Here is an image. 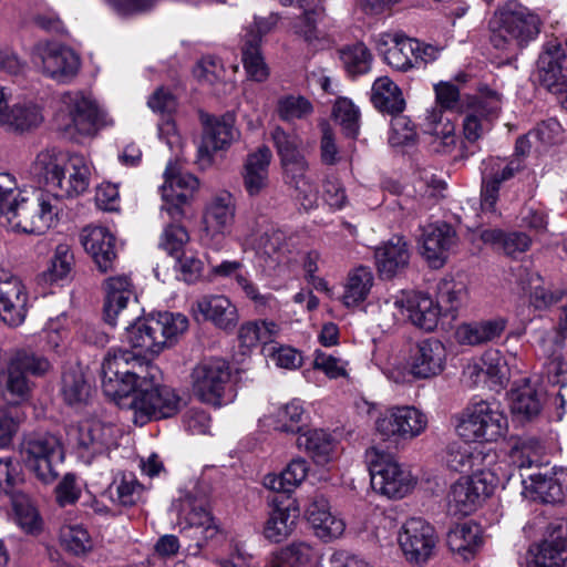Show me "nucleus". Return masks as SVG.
I'll use <instances>...</instances> for the list:
<instances>
[{
    "label": "nucleus",
    "mask_w": 567,
    "mask_h": 567,
    "mask_svg": "<svg viewBox=\"0 0 567 567\" xmlns=\"http://www.w3.org/2000/svg\"><path fill=\"white\" fill-rule=\"evenodd\" d=\"M131 351L123 349L110 350L102 362V391L110 400L121 408H127L138 392L132 379L124 372L127 360H132Z\"/></svg>",
    "instance_id": "13"
},
{
    "label": "nucleus",
    "mask_w": 567,
    "mask_h": 567,
    "mask_svg": "<svg viewBox=\"0 0 567 567\" xmlns=\"http://www.w3.org/2000/svg\"><path fill=\"white\" fill-rule=\"evenodd\" d=\"M277 111L281 120L290 122L310 115L312 105L303 96L288 95L278 100Z\"/></svg>",
    "instance_id": "63"
},
{
    "label": "nucleus",
    "mask_w": 567,
    "mask_h": 567,
    "mask_svg": "<svg viewBox=\"0 0 567 567\" xmlns=\"http://www.w3.org/2000/svg\"><path fill=\"white\" fill-rule=\"evenodd\" d=\"M105 303L104 319L115 326L117 318L123 316L128 303L135 298L134 286L126 275L110 277L104 282Z\"/></svg>",
    "instance_id": "27"
},
{
    "label": "nucleus",
    "mask_w": 567,
    "mask_h": 567,
    "mask_svg": "<svg viewBox=\"0 0 567 567\" xmlns=\"http://www.w3.org/2000/svg\"><path fill=\"white\" fill-rule=\"evenodd\" d=\"M42 122L38 106L32 103L13 104L1 126L11 131H27L37 127Z\"/></svg>",
    "instance_id": "52"
},
{
    "label": "nucleus",
    "mask_w": 567,
    "mask_h": 567,
    "mask_svg": "<svg viewBox=\"0 0 567 567\" xmlns=\"http://www.w3.org/2000/svg\"><path fill=\"white\" fill-rule=\"evenodd\" d=\"M457 235L446 223L427 225L422 230V256L433 268L442 267L457 246Z\"/></svg>",
    "instance_id": "22"
},
{
    "label": "nucleus",
    "mask_w": 567,
    "mask_h": 567,
    "mask_svg": "<svg viewBox=\"0 0 567 567\" xmlns=\"http://www.w3.org/2000/svg\"><path fill=\"white\" fill-rule=\"evenodd\" d=\"M542 445L537 440L518 441L511 450V460L519 468H529L539 461Z\"/></svg>",
    "instance_id": "64"
},
{
    "label": "nucleus",
    "mask_w": 567,
    "mask_h": 567,
    "mask_svg": "<svg viewBox=\"0 0 567 567\" xmlns=\"http://www.w3.org/2000/svg\"><path fill=\"white\" fill-rule=\"evenodd\" d=\"M11 503L16 523L28 534L39 533L42 519L32 499L22 492H13Z\"/></svg>",
    "instance_id": "50"
},
{
    "label": "nucleus",
    "mask_w": 567,
    "mask_h": 567,
    "mask_svg": "<svg viewBox=\"0 0 567 567\" xmlns=\"http://www.w3.org/2000/svg\"><path fill=\"white\" fill-rule=\"evenodd\" d=\"M316 547L306 540H295L271 555L268 567H311Z\"/></svg>",
    "instance_id": "39"
},
{
    "label": "nucleus",
    "mask_w": 567,
    "mask_h": 567,
    "mask_svg": "<svg viewBox=\"0 0 567 567\" xmlns=\"http://www.w3.org/2000/svg\"><path fill=\"white\" fill-rule=\"evenodd\" d=\"M194 315L202 316L223 330H233L239 320L236 306L223 295H206L198 298L192 306Z\"/></svg>",
    "instance_id": "25"
},
{
    "label": "nucleus",
    "mask_w": 567,
    "mask_h": 567,
    "mask_svg": "<svg viewBox=\"0 0 567 567\" xmlns=\"http://www.w3.org/2000/svg\"><path fill=\"white\" fill-rule=\"evenodd\" d=\"M60 127L70 136L93 135L100 128L112 125L113 120L96 101L82 91H68L60 96Z\"/></svg>",
    "instance_id": "4"
},
{
    "label": "nucleus",
    "mask_w": 567,
    "mask_h": 567,
    "mask_svg": "<svg viewBox=\"0 0 567 567\" xmlns=\"http://www.w3.org/2000/svg\"><path fill=\"white\" fill-rule=\"evenodd\" d=\"M299 447H305L318 464L327 463L334 449L331 435L324 430H309L297 439Z\"/></svg>",
    "instance_id": "51"
},
{
    "label": "nucleus",
    "mask_w": 567,
    "mask_h": 567,
    "mask_svg": "<svg viewBox=\"0 0 567 567\" xmlns=\"http://www.w3.org/2000/svg\"><path fill=\"white\" fill-rule=\"evenodd\" d=\"M307 474V462L303 458H296L279 475L266 476L265 486L276 492L289 493L303 482Z\"/></svg>",
    "instance_id": "49"
},
{
    "label": "nucleus",
    "mask_w": 567,
    "mask_h": 567,
    "mask_svg": "<svg viewBox=\"0 0 567 567\" xmlns=\"http://www.w3.org/2000/svg\"><path fill=\"white\" fill-rule=\"evenodd\" d=\"M27 315V293L19 278L0 276V317L8 326H20Z\"/></svg>",
    "instance_id": "24"
},
{
    "label": "nucleus",
    "mask_w": 567,
    "mask_h": 567,
    "mask_svg": "<svg viewBox=\"0 0 567 567\" xmlns=\"http://www.w3.org/2000/svg\"><path fill=\"white\" fill-rule=\"evenodd\" d=\"M37 218V205L28 197L23 196L13 208L9 209L7 214L1 215V226L16 233L44 234L48 229H38L37 226H34Z\"/></svg>",
    "instance_id": "36"
},
{
    "label": "nucleus",
    "mask_w": 567,
    "mask_h": 567,
    "mask_svg": "<svg viewBox=\"0 0 567 567\" xmlns=\"http://www.w3.org/2000/svg\"><path fill=\"white\" fill-rule=\"evenodd\" d=\"M427 426L426 415L414 406H393L377 420V430L384 436L410 440L419 436Z\"/></svg>",
    "instance_id": "19"
},
{
    "label": "nucleus",
    "mask_w": 567,
    "mask_h": 567,
    "mask_svg": "<svg viewBox=\"0 0 567 567\" xmlns=\"http://www.w3.org/2000/svg\"><path fill=\"white\" fill-rule=\"evenodd\" d=\"M237 213L236 198L229 190L221 189L204 205L200 225V241L219 250L227 236L231 234Z\"/></svg>",
    "instance_id": "6"
},
{
    "label": "nucleus",
    "mask_w": 567,
    "mask_h": 567,
    "mask_svg": "<svg viewBox=\"0 0 567 567\" xmlns=\"http://www.w3.org/2000/svg\"><path fill=\"white\" fill-rule=\"evenodd\" d=\"M408 241L402 236H393L375 248V265L380 275L392 278L402 272L410 262Z\"/></svg>",
    "instance_id": "28"
},
{
    "label": "nucleus",
    "mask_w": 567,
    "mask_h": 567,
    "mask_svg": "<svg viewBox=\"0 0 567 567\" xmlns=\"http://www.w3.org/2000/svg\"><path fill=\"white\" fill-rule=\"evenodd\" d=\"M507 417L496 401L472 402L462 412L457 434L466 442H493L505 435Z\"/></svg>",
    "instance_id": "5"
},
{
    "label": "nucleus",
    "mask_w": 567,
    "mask_h": 567,
    "mask_svg": "<svg viewBox=\"0 0 567 567\" xmlns=\"http://www.w3.org/2000/svg\"><path fill=\"white\" fill-rule=\"evenodd\" d=\"M527 489L535 499L543 503H561L567 498V470L533 474Z\"/></svg>",
    "instance_id": "32"
},
{
    "label": "nucleus",
    "mask_w": 567,
    "mask_h": 567,
    "mask_svg": "<svg viewBox=\"0 0 567 567\" xmlns=\"http://www.w3.org/2000/svg\"><path fill=\"white\" fill-rule=\"evenodd\" d=\"M446 545L451 551L463 559L472 558L483 545L482 529L473 522L453 526L446 535Z\"/></svg>",
    "instance_id": "34"
},
{
    "label": "nucleus",
    "mask_w": 567,
    "mask_h": 567,
    "mask_svg": "<svg viewBox=\"0 0 567 567\" xmlns=\"http://www.w3.org/2000/svg\"><path fill=\"white\" fill-rule=\"evenodd\" d=\"M76 435L81 447L97 454L116 445L117 430L100 420H85L79 424Z\"/></svg>",
    "instance_id": "30"
},
{
    "label": "nucleus",
    "mask_w": 567,
    "mask_h": 567,
    "mask_svg": "<svg viewBox=\"0 0 567 567\" xmlns=\"http://www.w3.org/2000/svg\"><path fill=\"white\" fill-rule=\"evenodd\" d=\"M405 320L424 330L433 331L439 323L441 307L429 295L404 292Z\"/></svg>",
    "instance_id": "29"
},
{
    "label": "nucleus",
    "mask_w": 567,
    "mask_h": 567,
    "mask_svg": "<svg viewBox=\"0 0 567 567\" xmlns=\"http://www.w3.org/2000/svg\"><path fill=\"white\" fill-rule=\"evenodd\" d=\"M164 183L161 194L164 204L162 213H166L173 220L184 217V206L190 204L194 193L198 189V179L188 173H183L176 161H169L164 171Z\"/></svg>",
    "instance_id": "11"
},
{
    "label": "nucleus",
    "mask_w": 567,
    "mask_h": 567,
    "mask_svg": "<svg viewBox=\"0 0 567 567\" xmlns=\"http://www.w3.org/2000/svg\"><path fill=\"white\" fill-rule=\"evenodd\" d=\"M298 517L299 513L296 507L274 508L265 523L264 536L272 543L284 540L292 533Z\"/></svg>",
    "instance_id": "44"
},
{
    "label": "nucleus",
    "mask_w": 567,
    "mask_h": 567,
    "mask_svg": "<svg viewBox=\"0 0 567 567\" xmlns=\"http://www.w3.org/2000/svg\"><path fill=\"white\" fill-rule=\"evenodd\" d=\"M340 59L350 75L367 73L371 68L372 56L363 43L344 47L340 50Z\"/></svg>",
    "instance_id": "60"
},
{
    "label": "nucleus",
    "mask_w": 567,
    "mask_h": 567,
    "mask_svg": "<svg viewBox=\"0 0 567 567\" xmlns=\"http://www.w3.org/2000/svg\"><path fill=\"white\" fill-rule=\"evenodd\" d=\"M272 158L268 146H260L247 155L241 177L245 192L249 197L261 196L269 187V165Z\"/></svg>",
    "instance_id": "26"
},
{
    "label": "nucleus",
    "mask_w": 567,
    "mask_h": 567,
    "mask_svg": "<svg viewBox=\"0 0 567 567\" xmlns=\"http://www.w3.org/2000/svg\"><path fill=\"white\" fill-rule=\"evenodd\" d=\"M154 322L151 317L138 319L133 324L126 327L125 340L138 352L136 354L157 355L164 348L157 332H154Z\"/></svg>",
    "instance_id": "35"
},
{
    "label": "nucleus",
    "mask_w": 567,
    "mask_h": 567,
    "mask_svg": "<svg viewBox=\"0 0 567 567\" xmlns=\"http://www.w3.org/2000/svg\"><path fill=\"white\" fill-rule=\"evenodd\" d=\"M61 393L64 401L70 405L86 401L90 386L80 369H70L63 373Z\"/></svg>",
    "instance_id": "58"
},
{
    "label": "nucleus",
    "mask_w": 567,
    "mask_h": 567,
    "mask_svg": "<svg viewBox=\"0 0 567 567\" xmlns=\"http://www.w3.org/2000/svg\"><path fill=\"white\" fill-rule=\"evenodd\" d=\"M244 265L237 260H225L212 267V275L215 277H234L237 285L251 299L256 306H267L271 295H261L256 285L243 272Z\"/></svg>",
    "instance_id": "42"
},
{
    "label": "nucleus",
    "mask_w": 567,
    "mask_h": 567,
    "mask_svg": "<svg viewBox=\"0 0 567 567\" xmlns=\"http://www.w3.org/2000/svg\"><path fill=\"white\" fill-rule=\"evenodd\" d=\"M181 506L183 512H187L185 518L194 528L195 535L207 542L218 534L219 528L209 512L207 499H196L187 495L182 499Z\"/></svg>",
    "instance_id": "33"
},
{
    "label": "nucleus",
    "mask_w": 567,
    "mask_h": 567,
    "mask_svg": "<svg viewBox=\"0 0 567 567\" xmlns=\"http://www.w3.org/2000/svg\"><path fill=\"white\" fill-rule=\"evenodd\" d=\"M526 276V281H523V290L529 293L530 302L535 308L545 309L554 303H559L563 293L546 288L543 278L537 272H528Z\"/></svg>",
    "instance_id": "59"
},
{
    "label": "nucleus",
    "mask_w": 567,
    "mask_h": 567,
    "mask_svg": "<svg viewBox=\"0 0 567 567\" xmlns=\"http://www.w3.org/2000/svg\"><path fill=\"white\" fill-rule=\"evenodd\" d=\"M25 465L45 484L59 476L56 466L64 460L63 447L58 436L34 433L25 436L20 446Z\"/></svg>",
    "instance_id": "9"
},
{
    "label": "nucleus",
    "mask_w": 567,
    "mask_h": 567,
    "mask_svg": "<svg viewBox=\"0 0 567 567\" xmlns=\"http://www.w3.org/2000/svg\"><path fill=\"white\" fill-rule=\"evenodd\" d=\"M305 410L302 404L292 400L278 409L275 419V430L285 433H299L302 429Z\"/></svg>",
    "instance_id": "61"
},
{
    "label": "nucleus",
    "mask_w": 567,
    "mask_h": 567,
    "mask_svg": "<svg viewBox=\"0 0 567 567\" xmlns=\"http://www.w3.org/2000/svg\"><path fill=\"white\" fill-rule=\"evenodd\" d=\"M374 276L365 266L350 270L343 285L341 301L347 308H353L364 302L373 287Z\"/></svg>",
    "instance_id": "37"
},
{
    "label": "nucleus",
    "mask_w": 567,
    "mask_h": 567,
    "mask_svg": "<svg viewBox=\"0 0 567 567\" xmlns=\"http://www.w3.org/2000/svg\"><path fill=\"white\" fill-rule=\"evenodd\" d=\"M0 383L13 402L24 400L30 391V385L24 371L21 370L11 358L6 371L0 375Z\"/></svg>",
    "instance_id": "56"
},
{
    "label": "nucleus",
    "mask_w": 567,
    "mask_h": 567,
    "mask_svg": "<svg viewBox=\"0 0 567 567\" xmlns=\"http://www.w3.org/2000/svg\"><path fill=\"white\" fill-rule=\"evenodd\" d=\"M34 65L48 78L66 82L80 69V56L69 47L56 42H39L32 50Z\"/></svg>",
    "instance_id": "14"
},
{
    "label": "nucleus",
    "mask_w": 567,
    "mask_h": 567,
    "mask_svg": "<svg viewBox=\"0 0 567 567\" xmlns=\"http://www.w3.org/2000/svg\"><path fill=\"white\" fill-rule=\"evenodd\" d=\"M271 137L280 158L285 183L296 189L305 207H312L317 200V187L309 176L310 165L303 141L279 126L272 131Z\"/></svg>",
    "instance_id": "3"
},
{
    "label": "nucleus",
    "mask_w": 567,
    "mask_h": 567,
    "mask_svg": "<svg viewBox=\"0 0 567 567\" xmlns=\"http://www.w3.org/2000/svg\"><path fill=\"white\" fill-rule=\"evenodd\" d=\"M278 332L279 327L274 321L255 320L245 322L238 330L239 347L243 349V353L249 352L261 343H271Z\"/></svg>",
    "instance_id": "43"
},
{
    "label": "nucleus",
    "mask_w": 567,
    "mask_h": 567,
    "mask_svg": "<svg viewBox=\"0 0 567 567\" xmlns=\"http://www.w3.org/2000/svg\"><path fill=\"white\" fill-rule=\"evenodd\" d=\"M481 361L484 367V375L491 382V386H504L512 372V363L515 361L513 354H503L497 349L486 350Z\"/></svg>",
    "instance_id": "46"
},
{
    "label": "nucleus",
    "mask_w": 567,
    "mask_h": 567,
    "mask_svg": "<svg viewBox=\"0 0 567 567\" xmlns=\"http://www.w3.org/2000/svg\"><path fill=\"white\" fill-rule=\"evenodd\" d=\"M34 169L47 185L59 188L62 194L48 189L33 193L32 203L38 207L34 220L38 229L53 227L63 212V196H76L89 186L90 167L82 155L69 154L58 148H48L38 154Z\"/></svg>",
    "instance_id": "1"
},
{
    "label": "nucleus",
    "mask_w": 567,
    "mask_h": 567,
    "mask_svg": "<svg viewBox=\"0 0 567 567\" xmlns=\"http://www.w3.org/2000/svg\"><path fill=\"white\" fill-rule=\"evenodd\" d=\"M506 323L507 321L503 318L461 323L457 326L454 337L456 342L463 346L492 342L503 334Z\"/></svg>",
    "instance_id": "31"
},
{
    "label": "nucleus",
    "mask_w": 567,
    "mask_h": 567,
    "mask_svg": "<svg viewBox=\"0 0 567 567\" xmlns=\"http://www.w3.org/2000/svg\"><path fill=\"white\" fill-rule=\"evenodd\" d=\"M229 363L221 358H209L198 362L192 370L194 395L202 402L219 406L230 381Z\"/></svg>",
    "instance_id": "10"
},
{
    "label": "nucleus",
    "mask_w": 567,
    "mask_h": 567,
    "mask_svg": "<svg viewBox=\"0 0 567 567\" xmlns=\"http://www.w3.org/2000/svg\"><path fill=\"white\" fill-rule=\"evenodd\" d=\"M323 12L324 8L321 4H317L315 8L306 10L293 23L295 33L316 49H322L329 44L326 34L317 27Z\"/></svg>",
    "instance_id": "45"
},
{
    "label": "nucleus",
    "mask_w": 567,
    "mask_h": 567,
    "mask_svg": "<svg viewBox=\"0 0 567 567\" xmlns=\"http://www.w3.org/2000/svg\"><path fill=\"white\" fill-rule=\"evenodd\" d=\"M372 488L389 498H402L414 487L411 472L391 454L371 447L367 452Z\"/></svg>",
    "instance_id": "7"
},
{
    "label": "nucleus",
    "mask_w": 567,
    "mask_h": 567,
    "mask_svg": "<svg viewBox=\"0 0 567 567\" xmlns=\"http://www.w3.org/2000/svg\"><path fill=\"white\" fill-rule=\"evenodd\" d=\"M491 43L504 51L522 49L540 33L539 16L516 1H507L497 8L488 22Z\"/></svg>",
    "instance_id": "2"
},
{
    "label": "nucleus",
    "mask_w": 567,
    "mask_h": 567,
    "mask_svg": "<svg viewBox=\"0 0 567 567\" xmlns=\"http://www.w3.org/2000/svg\"><path fill=\"white\" fill-rule=\"evenodd\" d=\"M80 241L100 271L113 268L117 257L116 238L107 228L86 226L80 233Z\"/></svg>",
    "instance_id": "23"
},
{
    "label": "nucleus",
    "mask_w": 567,
    "mask_h": 567,
    "mask_svg": "<svg viewBox=\"0 0 567 567\" xmlns=\"http://www.w3.org/2000/svg\"><path fill=\"white\" fill-rule=\"evenodd\" d=\"M494 491L492 475L481 472L456 481L447 494V509L456 516L474 513Z\"/></svg>",
    "instance_id": "15"
},
{
    "label": "nucleus",
    "mask_w": 567,
    "mask_h": 567,
    "mask_svg": "<svg viewBox=\"0 0 567 567\" xmlns=\"http://www.w3.org/2000/svg\"><path fill=\"white\" fill-rule=\"evenodd\" d=\"M204 133L198 154L202 161L210 163L212 153L228 148L238 137L235 127V116L227 113L223 116H205L203 118Z\"/></svg>",
    "instance_id": "21"
},
{
    "label": "nucleus",
    "mask_w": 567,
    "mask_h": 567,
    "mask_svg": "<svg viewBox=\"0 0 567 567\" xmlns=\"http://www.w3.org/2000/svg\"><path fill=\"white\" fill-rule=\"evenodd\" d=\"M132 360H127V367L124 372L130 379L136 391L151 388L157 377L158 369L151 362L142 358L143 354H136L131 351Z\"/></svg>",
    "instance_id": "54"
},
{
    "label": "nucleus",
    "mask_w": 567,
    "mask_h": 567,
    "mask_svg": "<svg viewBox=\"0 0 567 567\" xmlns=\"http://www.w3.org/2000/svg\"><path fill=\"white\" fill-rule=\"evenodd\" d=\"M151 318L154 322L153 330L157 332L164 349L173 344L188 329V319L182 313L159 312Z\"/></svg>",
    "instance_id": "48"
},
{
    "label": "nucleus",
    "mask_w": 567,
    "mask_h": 567,
    "mask_svg": "<svg viewBox=\"0 0 567 567\" xmlns=\"http://www.w3.org/2000/svg\"><path fill=\"white\" fill-rule=\"evenodd\" d=\"M440 300L446 305L449 310L460 309L467 300V287L463 281L453 278H445L437 286Z\"/></svg>",
    "instance_id": "62"
},
{
    "label": "nucleus",
    "mask_w": 567,
    "mask_h": 567,
    "mask_svg": "<svg viewBox=\"0 0 567 567\" xmlns=\"http://www.w3.org/2000/svg\"><path fill=\"white\" fill-rule=\"evenodd\" d=\"M374 44L384 62L393 70L408 72L416 69L415 52L419 49V40L399 31L383 32L375 35Z\"/></svg>",
    "instance_id": "17"
},
{
    "label": "nucleus",
    "mask_w": 567,
    "mask_h": 567,
    "mask_svg": "<svg viewBox=\"0 0 567 567\" xmlns=\"http://www.w3.org/2000/svg\"><path fill=\"white\" fill-rule=\"evenodd\" d=\"M535 76L549 91H563L567 85V48L556 39L545 42L538 55Z\"/></svg>",
    "instance_id": "18"
},
{
    "label": "nucleus",
    "mask_w": 567,
    "mask_h": 567,
    "mask_svg": "<svg viewBox=\"0 0 567 567\" xmlns=\"http://www.w3.org/2000/svg\"><path fill=\"white\" fill-rule=\"evenodd\" d=\"M509 402L512 413L526 420L538 415L543 406L537 390L527 379L522 380L511 390Z\"/></svg>",
    "instance_id": "40"
},
{
    "label": "nucleus",
    "mask_w": 567,
    "mask_h": 567,
    "mask_svg": "<svg viewBox=\"0 0 567 567\" xmlns=\"http://www.w3.org/2000/svg\"><path fill=\"white\" fill-rule=\"evenodd\" d=\"M481 238L486 244H498L509 257H517L527 251L532 245V238L523 231L504 233L501 229H485Z\"/></svg>",
    "instance_id": "47"
},
{
    "label": "nucleus",
    "mask_w": 567,
    "mask_h": 567,
    "mask_svg": "<svg viewBox=\"0 0 567 567\" xmlns=\"http://www.w3.org/2000/svg\"><path fill=\"white\" fill-rule=\"evenodd\" d=\"M132 360H127V367L124 372L130 379L136 391L151 388L157 377L158 369L151 362L142 358L143 354H136L131 351Z\"/></svg>",
    "instance_id": "53"
},
{
    "label": "nucleus",
    "mask_w": 567,
    "mask_h": 567,
    "mask_svg": "<svg viewBox=\"0 0 567 567\" xmlns=\"http://www.w3.org/2000/svg\"><path fill=\"white\" fill-rule=\"evenodd\" d=\"M181 398L174 389L166 385L145 388L131 400L128 410L137 425H144L152 419H165L176 414Z\"/></svg>",
    "instance_id": "12"
},
{
    "label": "nucleus",
    "mask_w": 567,
    "mask_h": 567,
    "mask_svg": "<svg viewBox=\"0 0 567 567\" xmlns=\"http://www.w3.org/2000/svg\"><path fill=\"white\" fill-rule=\"evenodd\" d=\"M483 187L481 202L484 209L493 210L498 198L502 183L513 178L524 168L523 159L518 157H493L484 162Z\"/></svg>",
    "instance_id": "20"
},
{
    "label": "nucleus",
    "mask_w": 567,
    "mask_h": 567,
    "mask_svg": "<svg viewBox=\"0 0 567 567\" xmlns=\"http://www.w3.org/2000/svg\"><path fill=\"white\" fill-rule=\"evenodd\" d=\"M426 132L431 135L430 148L434 153L450 154L456 147V135L453 123L443 122L441 111L432 109L426 115Z\"/></svg>",
    "instance_id": "38"
},
{
    "label": "nucleus",
    "mask_w": 567,
    "mask_h": 567,
    "mask_svg": "<svg viewBox=\"0 0 567 567\" xmlns=\"http://www.w3.org/2000/svg\"><path fill=\"white\" fill-rule=\"evenodd\" d=\"M241 60L247 76L256 82H265L269 76V68L266 64L256 39H248L241 49Z\"/></svg>",
    "instance_id": "55"
},
{
    "label": "nucleus",
    "mask_w": 567,
    "mask_h": 567,
    "mask_svg": "<svg viewBox=\"0 0 567 567\" xmlns=\"http://www.w3.org/2000/svg\"><path fill=\"white\" fill-rule=\"evenodd\" d=\"M371 101L383 113L399 114L405 102L400 87L388 76L378 78L371 90Z\"/></svg>",
    "instance_id": "41"
},
{
    "label": "nucleus",
    "mask_w": 567,
    "mask_h": 567,
    "mask_svg": "<svg viewBox=\"0 0 567 567\" xmlns=\"http://www.w3.org/2000/svg\"><path fill=\"white\" fill-rule=\"evenodd\" d=\"M62 546L74 555H84L92 550L93 540L87 529L81 524H68L60 529Z\"/></svg>",
    "instance_id": "57"
},
{
    "label": "nucleus",
    "mask_w": 567,
    "mask_h": 567,
    "mask_svg": "<svg viewBox=\"0 0 567 567\" xmlns=\"http://www.w3.org/2000/svg\"><path fill=\"white\" fill-rule=\"evenodd\" d=\"M437 537L434 527L421 517L405 520L399 533V545L408 561L422 565L433 555Z\"/></svg>",
    "instance_id": "16"
},
{
    "label": "nucleus",
    "mask_w": 567,
    "mask_h": 567,
    "mask_svg": "<svg viewBox=\"0 0 567 567\" xmlns=\"http://www.w3.org/2000/svg\"><path fill=\"white\" fill-rule=\"evenodd\" d=\"M446 361L447 350L444 343L435 338H426L410 348L406 371L393 368L386 375L396 383L404 382L408 374L416 380H429L445 370Z\"/></svg>",
    "instance_id": "8"
}]
</instances>
